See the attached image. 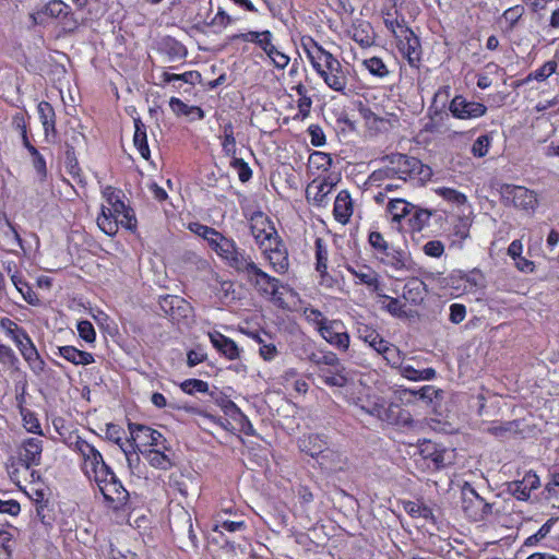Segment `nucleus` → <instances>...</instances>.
<instances>
[{
	"instance_id": "obj_46",
	"label": "nucleus",
	"mask_w": 559,
	"mask_h": 559,
	"mask_svg": "<svg viewBox=\"0 0 559 559\" xmlns=\"http://www.w3.org/2000/svg\"><path fill=\"white\" fill-rule=\"evenodd\" d=\"M24 428L34 435L43 436L41 426L36 414L29 409L23 408L21 411Z\"/></svg>"
},
{
	"instance_id": "obj_8",
	"label": "nucleus",
	"mask_w": 559,
	"mask_h": 559,
	"mask_svg": "<svg viewBox=\"0 0 559 559\" xmlns=\"http://www.w3.org/2000/svg\"><path fill=\"white\" fill-rule=\"evenodd\" d=\"M263 258L269 262L272 270L277 274H285L289 269L288 250L280 238L260 248Z\"/></svg>"
},
{
	"instance_id": "obj_47",
	"label": "nucleus",
	"mask_w": 559,
	"mask_h": 559,
	"mask_svg": "<svg viewBox=\"0 0 559 559\" xmlns=\"http://www.w3.org/2000/svg\"><path fill=\"white\" fill-rule=\"evenodd\" d=\"M229 165L237 173L241 182H247L251 179L252 170L248 163L243 160V158L237 156L231 157Z\"/></svg>"
},
{
	"instance_id": "obj_1",
	"label": "nucleus",
	"mask_w": 559,
	"mask_h": 559,
	"mask_svg": "<svg viewBox=\"0 0 559 559\" xmlns=\"http://www.w3.org/2000/svg\"><path fill=\"white\" fill-rule=\"evenodd\" d=\"M382 166L371 173L368 178L370 186L381 187L384 181L400 180L405 182L408 179L429 176V168L413 156L401 153L385 155L381 158Z\"/></svg>"
},
{
	"instance_id": "obj_20",
	"label": "nucleus",
	"mask_w": 559,
	"mask_h": 559,
	"mask_svg": "<svg viewBox=\"0 0 559 559\" xmlns=\"http://www.w3.org/2000/svg\"><path fill=\"white\" fill-rule=\"evenodd\" d=\"M43 440L37 437H31L22 442L20 457L27 468L37 466L41 461Z\"/></svg>"
},
{
	"instance_id": "obj_33",
	"label": "nucleus",
	"mask_w": 559,
	"mask_h": 559,
	"mask_svg": "<svg viewBox=\"0 0 559 559\" xmlns=\"http://www.w3.org/2000/svg\"><path fill=\"white\" fill-rule=\"evenodd\" d=\"M384 400L378 395H367L366 397H358L355 401V405L364 413L378 417L379 412L382 408Z\"/></svg>"
},
{
	"instance_id": "obj_63",
	"label": "nucleus",
	"mask_w": 559,
	"mask_h": 559,
	"mask_svg": "<svg viewBox=\"0 0 559 559\" xmlns=\"http://www.w3.org/2000/svg\"><path fill=\"white\" fill-rule=\"evenodd\" d=\"M79 335L87 343L95 341L96 333L93 324L90 321H80L78 323Z\"/></svg>"
},
{
	"instance_id": "obj_41",
	"label": "nucleus",
	"mask_w": 559,
	"mask_h": 559,
	"mask_svg": "<svg viewBox=\"0 0 559 559\" xmlns=\"http://www.w3.org/2000/svg\"><path fill=\"white\" fill-rule=\"evenodd\" d=\"M333 159L329 153L314 151L310 154L308 166L310 169L328 171L332 166Z\"/></svg>"
},
{
	"instance_id": "obj_64",
	"label": "nucleus",
	"mask_w": 559,
	"mask_h": 559,
	"mask_svg": "<svg viewBox=\"0 0 559 559\" xmlns=\"http://www.w3.org/2000/svg\"><path fill=\"white\" fill-rule=\"evenodd\" d=\"M0 326L12 340H15V337L19 335L23 336V333L25 332L24 329L20 328L14 321H12L9 318H2L0 321Z\"/></svg>"
},
{
	"instance_id": "obj_35",
	"label": "nucleus",
	"mask_w": 559,
	"mask_h": 559,
	"mask_svg": "<svg viewBox=\"0 0 559 559\" xmlns=\"http://www.w3.org/2000/svg\"><path fill=\"white\" fill-rule=\"evenodd\" d=\"M120 449L123 451V453L126 455V460H127V463H128V466H129L131 473L134 475L141 476L143 474V472H142L143 465H142L140 456L136 452V450H138L136 447H134L133 443H130L128 441L127 447L121 444Z\"/></svg>"
},
{
	"instance_id": "obj_2",
	"label": "nucleus",
	"mask_w": 559,
	"mask_h": 559,
	"mask_svg": "<svg viewBox=\"0 0 559 559\" xmlns=\"http://www.w3.org/2000/svg\"><path fill=\"white\" fill-rule=\"evenodd\" d=\"M306 52L313 69L320 78H322L324 83L331 90L346 95L348 70L344 68L331 52L323 49L314 41H311L310 47H306Z\"/></svg>"
},
{
	"instance_id": "obj_48",
	"label": "nucleus",
	"mask_w": 559,
	"mask_h": 559,
	"mask_svg": "<svg viewBox=\"0 0 559 559\" xmlns=\"http://www.w3.org/2000/svg\"><path fill=\"white\" fill-rule=\"evenodd\" d=\"M264 53L272 64L281 70L285 69L290 61V58L285 52L281 51L275 45L271 47V50H267Z\"/></svg>"
},
{
	"instance_id": "obj_18",
	"label": "nucleus",
	"mask_w": 559,
	"mask_h": 559,
	"mask_svg": "<svg viewBox=\"0 0 559 559\" xmlns=\"http://www.w3.org/2000/svg\"><path fill=\"white\" fill-rule=\"evenodd\" d=\"M209 338L213 347L219 353L221 356L228 360L240 359L242 349L230 337L222 334L218 331H213L209 332Z\"/></svg>"
},
{
	"instance_id": "obj_9",
	"label": "nucleus",
	"mask_w": 559,
	"mask_h": 559,
	"mask_svg": "<svg viewBox=\"0 0 559 559\" xmlns=\"http://www.w3.org/2000/svg\"><path fill=\"white\" fill-rule=\"evenodd\" d=\"M319 335L331 346L340 352H347L350 344V336L345 324L341 320L330 319L318 331Z\"/></svg>"
},
{
	"instance_id": "obj_56",
	"label": "nucleus",
	"mask_w": 559,
	"mask_h": 559,
	"mask_svg": "<svg viewBox=\"0 0 559 559\" xmlns=\"http://www.w3.org/2000/svg\"><path fill=\"white\" fill-rule=\"evenodd\" d=\"M436 192L444 200L457 205L464 204L466 202L465 194L452 188L442 187L437 189Z\"/></svg>"
},
{
	"instance_id": "obj_44",
	"label": "nucleus",
	"mask_w": 559,
	"mask_h": 559,
	"mask_svg": "<svg viewBox=\"0 0 559 559\" xmlns=\"http://www.w3.org/2000/svg\"><path fill=\"white\" fill-rule=\"evenodd\" d=\"M246 527V523L242 520L234 521L225 519L222 513H218L214 520V531L225 530L227 532H237Z\"/></svg>"
},
{
	"instance_id": "obj_38",
	"label": "nucleus",
	"mask_w": 559,
	"mask_h": 559,
	"mask_svg": "<svg viewBox=\"0 0 559 559\" xmlns=\"http://www.w3.org/2000/svg\"><path fill=\"white\" fill-rule=\"evenodd\" d=\"M404 510L412 518H423L425 520H429L435 522V515L432 510L426 504L418 501H406L404 502Z\"/></svg>"
},
{
	"instance_id": "obj_25",
	"label": "nucleus",
	"mask_w": 559,
	"mask_h": 559,
	"mask_svg": "<svg viewBox=\"0 0 559 559\" xmlns=\"http://www.w3.org/2000/svg\"><path fill=\"white\" fill-rule=\"evenodd\" d=\"M299 448L301 451L318 460L328 448L326 437L318 433L309 435L299 440Z\"/></svg>"
},
{
	"instance_id": "obj_13",
	"label": "nucleus",
	"mask_w": 559,
	"mask_h": 559,
	"mask_svg": "<svg viewBox=\"0 0 559 559\" xmlns=\"http://www.w3.org/2000/svg\"><path fill=\"white\" fill-rule=\"evenodd\" d=\"M503 198L515 207L534 211L537 198L534 191L522 186L507 185L502 189Z\"/></svg>"
},
{
	"instance_id": "obj_52",
	"label": "nucleus",
	"mask_w": 559,
	"mask_h": 559,
	"mask_svg": "<svg viewBox=\"0 0 559 559\" xmlns=\"http://www.w3.org/2000/svg\"><path fill=\"white\" fill-rule=\"evenodd\" d=\"M385 304L383 305V308L393 317L397 318H404L406 317V311L404 309V305L394 297L391 296H383Z\"/></svg>"
},
{
	"instance_id": "obj_42",
	"label": "nucleus",
	"mask_w": 559,
	"mask_h": 559,
	"mask_svg": "<svg viewBox=\"0 0 559 559\" xmlns=\"http://www.w3.org/2000/svg\"><path fill=\"white\" fill-rule=\"evenodd\" d=\"M362 66L365 67L366 70H368V72L371 75H373L378 79H383V78L388 76L390 73L388 67L384 64L382 59H380L378 57H371V58L365 59L362 61Z\"/></svg>"
},
{
	"instance_id": "obj_43",
	"label": "nucleus",
	"mask_w": 559,
	"mask_h": 559,
	"mask_svg": "<svg viewBox=\"0 0 559 559\" xmlns=\"http://www.w3.org/2000/svg\"><path fill=\"white\" fill-rule=\"evenodd\" d=\"M302 316L317 332L319 329H321V326L325 324V322L330 320L319 309L313 308L312 306L305 307L302 310Z\"/></svg>"
},
{
	"instance_id": "obj_32",
	"label": "nucleus",
	"mask_w": 559,
	"mask_h": 559,
	"mask_svg": "<svg viewBox=\"0 0 559 559\" xmlns=\"http://www.w3.org/2000/svg\"><path fill=\"white\" fill-rule=\"evenodd\" d=\"M40 122L43 124L45 134L56 132V115L53 107L48 102H40L37 106Z\"/></svg>"
},
{
	"instance_id": "obj_50",
	"label": "nucleus",
	"mask_w": 559,
	"mask_h": 559,
	"mask_svg": "<svg viewBox=\"0 0 559 559\" xmlns=\"http://www.w3.org/2000/svg\"><path fill=\"white\" fill-rule=\"evenodd\" d=\"M16 530L14 527L0 528V548L4 551L7 557H11L13 552V538Z\"/></svg>"
},
{
	"instance_id": "obj_21",
	"label": "nucleus",
	"mask_w": 559,
	"mask_h": 559,
	"mask_svg": "<svg viewBox=\"0 0 559 559\" xmlns=\"http://www.w3.org/2000/svg\"><path fill=\"white\" fill-rule=\"evenodd\" d=\"M540 485L539 477L536 473L527 472L521 480L513 481L509 485V490L519 500H527L531 492Z\"/></svg>"
},
{
	"instance_id": "obj_40",
	"label": "nucleus",
	"mask_w": 559,
	"mask_h": 559,
	"mask_svg": "<svg viewBox=\"0 0 559 559\" xmlns=\"http://www.w3.org/2000/svg\"><path fill=\"white\" fill-rule=\"evenodd\" d=\"M328 248L321 238L316 240V270L320 273L322 280L328 276Z\"/></svg>"
},
{
	"instance_id": "obj_49",
	"label": "nucleus",
	"mask_w": 559,
	"mask_h": 559,
	"mask_svg": "<svg viewBox=\"0 0 559 559\" xmlns=\"http://www.w3.org/2000/svg\"><path fill=\"white\" fill-rule=\"evenodd\" d=\"M554 523V519L547 520L535 534L528 536L525 539L524 545L528 547L536 546L543 538H545L550 533Z\"/></svg>"
},
{
	"instance_id": "obj_17",
	"label": "nucleus",
	"mask_w": 559,
	"mask_h": 559,
	"mask_svg": "<svg viewBox=\"0 0 559 559\" xmlns=\"http://www.w3.org/2000/svg\"><path fill=\"white\" fill-rule=\"evenodd\" d=\"M399 49L407 59L409 66L418 67L421 57L420 41L411 28L401 29Z\"/></svg>"
},
{
	"instance_id": "obj_23",
	"label": "nucleus",
	"mask_w": 559,
	"mask_h": 559,
	"mask_svg": "<svg viewBox=\"0 0 559 559\" xmlns=\"http://www.w3.org/2000/svg\"><path fill=\"white\" fill-rule=\"evenodd\" d=\"M350 37L361 47H370L374 43V32L371 24L365 20H356L349 31Z\"/></svg>"
},
{
	"instance_id": "obj_57",
	"label": "nucleus",
	"mask_w": 559,
	"mask_h": 559,
	"mask_svg": "<svg viewBox=\"0 0 559 559\" xmlns=\"http://www.w3.org/2000/svg\"><path fill=\"white\" fill-rule=\"evenodd\" d=\"M490 146V138L487 134L479 135L472 145V154L475 157L487 155Z\"/></svg>"
},
{
	"instance_id": "obj_36",
	"label": "nucleus",
	"mask_w": 559,
	"mask_h": 559,
	"mask_svg": "<svg viewBox=\"0 0 559 559\" xmlns=\"http://www.w3.org/2000/svg\"><path fill=\"white\" fill-rule=\"evenodd\" d=\"M431 213L427 210L418 209L413 205L411 214H408V225L413 231H420L426 225H428Z\"/></svg>"
},
{
	"instance_id": "obj_30",
	"label": "nucleus",
	"mask_w": 559,
	"mask_h": 559,
	"mask_svg": "<svg viewBox=\"0 0 559 559\" xmlns=\"http://www.w3.org/2000/svg\"><path fill=\"white\" fill-rule=\"evenodd\" d=\"M140 453L155 468L166 471L171 466L170 459L160 449H140Z\"/></svg>"
},
{
	"instance_id": "obj_7",
	"label": "nucleus",
	"mask_w": 559,
	"mask_h": 559,
	"mask_svg": "<svg viewBox=\"0 0 559 559\" xmlns=\"http://www.w3.org/2000/svg\"><path fill=\"white\" fill-rule=\"evenodd\" d=\"M418 454L427 466L432 469H441L452 463V452L430 440H423L418 443Z\"/></svg>"
},
{
	"instance_id": "obj_45",
	"label": "nucleus",
	"mask_w": 559,
	"mask_h": 559,
	"mask_svg": "<svg viewBox=\"0 0 559 559\" xmlns=\"http://www.w3.org/2000/svg\"><path fill=\"white\" fill-rule=\"evenodd\" d=\"M188 229L191 233L203 238L207 242L209 247H211V245L213 243L212 239H215L219 234V231H217L216 229L198 222L190 223L188 225Z\"/></svg>"
},
{
	"instance_id": "obj_16",
	"label": "nucleus",
	"mask_w": 559,
	"mask_h": 559,
	"mask_svg": "<svg viewBox=\"0 0 559 559\" xmlns=\"http://www.w3.org/2000/svg\"><path fill=\"white\" fill-rule=\"evenodd\" d=\"M335 186V180L331 176L313 179L306 189V197L316 206H325L329 202V194Z\"/></svg>"
},
{
	"instance_id": "obj_58",
	"label": "nucleus",
	"mask_w": 559,
	"mask_h": 559,
	"mask_svg": "<svg viewBox=\"0 0 559 559\" xmlns=\"http://www.w3.org/2000/svg\"><path fill=\"white\" fill-rule=\"evenodd\" d=\"M162 307L165 310V312L168 313L170 311V316L173 318H174V309L175 308H177V309H181V308L188 309L189 308L187 302L182 298L177 297V296H166L163 299Z\"/></svg>"
},
{
	"instance_id": "obj_54",
	"label": "nucleus",
	"mask_w": 559,
	"mask_h": 559,
	"mask_svg": "<svg viewBox=\"0 0 559 559\" xmlns=\"http://www.w3.org/2000/svg\"><path fill=\"white\" fill-rule=\"evenodd\" d=\"M369 243L371 248L374 250V254L378 258V255H381L383 252H386L389 250V242L384 239V237L379 231H371L369 234Z\"/></svg>"
},
{
	"instance_id": "obj_59",
	"label": "nucleus",
	"mask_w": 559,
	"mask_h": 559,
	"mask_svg": "<svg viewBox=\"0 0 559 559\" xmlns=\"http://www.w3.org/2000/svg\"><path fill=\"white\" fill-rule=\"evenodd\" d=\"M199 76H200V74L195 71H188V72H185L181 74L164 72L162 75L163 81L166 83H170L174 81H182L185 83H193V80Z\"/></svg>"
},
{
	"instance_id": "obj_14",
	"label": "nucleus",
	"mask_w": 559,
	"mask_h": 559,
	"mask_svg": "<svg viewBox=\"0 0 559 559\" xmlns=\"http://www.w3.org/2000/svg\"><path fill=\"white\" fill-rule=\"evenodd\" d=\"M250 228L259 249L273 241V239L280 238L272 222L263 213L252 216Z\"/></svg>"
},
{
	"instance_id": "obj_11",
	"label": "nucleus",
	"mask_w": 559,
	"mask_h": 559,
	"mask_svg": "<svg viewBox=\"0 0 559 559\" xmlns=\"http://www.w3.org/2000/svg\"><path fill=\"white\" fill-rule=\"evenodd\" d=\"M129 209L130 206H128L121 199L110 207L102 205V213L97 217L98 227L106 235L115 236L118 231V217Z\"/></svg>"
},
{
	"instance_id": "obj_22",
	"label": "nucleus",
	"mask_w": 559,
	"mask_h": 559,
	"mask_svg": "<svg viewBox=\"0 0 559 559\" xmlns=\"http://www.w3.org/2000/svg\"><path fill=\"white\" fill-rule=\"evenodd\" d=\"M318 463L323 469L336 473L347 467V456L343 452L328 447L318 459Z\"/></svg>"
},
{
	"instance_id": "obj_26",
	"label": "nucleus",
	"mask_w": 559,
	"mask_h": 559,
	"mask_svg": "<svg viewBox=\"0 0 559 559\" xmlns=\"http://www.w3.org/2000/svg\"><path fill=\"white\" fill-rule=\"evenodd\" d=\"M426 297V285L418 278H411L403 287V298L413 305H419Z\"/></svg>"
},
{
	"instance_id": "obj_34",
	"label": "nucleus",
	"mask_w": 559,
	"mask_h": 559,
	"mask_svg": "<svg viewBox=\"0 0 559 559\" xmlns=\"http://www.w3.org/2000/svg\"><path fill=\"white\" fill-rule=\"evenodd\" d=\"M413 204L403 199H391L388 204V212L395 222L406 218L411 214Z\"/></svg>"
},
{
	"instance_id": "obj_61",
	"label": "nucleus",
	"mask_w": 559,
	"mask_h": 559,
	"mask_svg": "<svg viewBox=\"0 0 559 559\" xmlns=\"http://www.w3.org/2000/svg\"><path fill=\"white\" fill-rule=\"evenodd\" d=\"M399 408H400L399 404L391 403V404L386 405V403L384 402L377 418L381 421L392 425L394 417L396 416V413L399 412Z\"/></svg>"
},
{
	"instance_id": "obj_37",
	"label": "nucleus",
	"mask_w": 559,
	"mask_h": 559,
	"mask_svg": "<svg viewBox=\"0 0 559 559\" xmlns=\"http://www.w3.org/2000/svg\"><path fill=\"white\" fill-rule=\"evenodd\" d=\"M320 377L329 386L343 388L347 383V377L345 374V368L343 365L334 368L333 372L322 370Z\"/></svg>"
},
{
	"instance_id": "obj_39",
	"label": "nucleus",
	"mask_w": 559,
	"mask_h": 559,
	"mask_svg": "<svg viewBox=\"0 0 559 559\" xmlns=\"http://www.w3.org/2000/svg\"><path fill=\"white\" fill-rule=\"evenodd\" d=\"M462 493L464 509L466 512L468 510V506H466L467 500H469L471 502L474 501L477 509H480L483 513H488L490 511V504H488L469 484H465V486L462 489Z\"/></svg>"
},
{
	"instance_id": "obj_3",
	"label": "nucleus",
	"mask_w": 559,
	"mask_h": 559,
	"mask_svg": "<svg viewBox=\"0 0 559 559\" xmlns=\"http://www.w3.org/2000/svg\"><path fill=\"white\" fill-rule=\"evenodd\" d=\"M70 448L81 456V469L91 481L102 483V478L109 475L111 468L93 444L78 436Z\"/></svg>"
},
{
	"instance_id": "obj_24",
	"label": "nucleus",
	"mask_w": 559,
	"mask_h": 559,
	"mask_svg": "<svg viewBox=\"0 0 559 559\" xmlns=\"http://www.w3.org/2000/svg\"><path fill=\"white\" fill-rule=\"evenodd\" d=\"M334 217L337 222L346 224L353 214V202L347 190H341L336 195L333 209Z\"/></svg>"
},
{
	"instance_id": "obj_27",
	"label": "nucleus",
	"mask_w": 559,
	"mask_h": 559,
	"mask_svg": "<svg viewBox=\"0 0 559 559\" xmlns=\"http://www.w3.org/2000/svg\"><path fill=\"white\" fill-rule=\"evenodd\" d=\"M58 352L61 357L74 365L87 366L94 362V357L91 353L80 350L74 346H61L58 348Z\"/></svg>"
},
{
	"instance_id": "obj_15",
	"label": "nucleus",
	"mask_w": 559,
	"mask_h": 559,
	"mask_svg": "<svg viewBox=\"0 0 559 559\" xmlns=\"http://www.w3.org/2000/svg\"><path fill=\"white\" fill-rule=\"evenodd\" d=\"M70 7L61 0H51L37 8L31 17L35 24L45 25L49 20L66 17L70 14Z\"/></svg>"
},
{
	"instance_id": "obj_4",
	"label": "nucleus",
	"mask_w": 559,
	"mask_h": 559,
	"mask_svg": "<svg viewBox=\"0 0 559 559\" xmlns=\"http://www.w3.org/2000/svg\"><path fill=\"white\" fill-rule=\"evenodd\" d=\"M211 249L221 258V260L234 269L237 273H241L252 258L240 249L234 239L224 236L222 233L215 239H212Z\"/></svg>"
},
{
	"instance_id": "obj_51",
	"label": "nucleus",
	"mask_w": 559,
	"mask_h": 559,
	"mask_svg": "<svg viewBox=\"0 0 559 559\" xmlns=\"http://www.w3.org/2000/svg\"><path fill=\"white\" fill-rule=\"evenodd\" d=\"M382 357L392 368L399 369L403 365L404 354L393 344L384 350Z\"/></svg>"
},
{
	"instance_id": "obj_53",
	"label": "nucleus",
	"mask_w": 559,
	"mask_h": 559,
	"mask_svg": "<svg viewBox=\"0 0 559 559\" xmlns=\"http://www.w3.org/2000/svg\"><path fill=\"white\" fill-rule=\"evenodd\" d=\"M254 340L259 343V354L265 361H271L277 356L278 352L273 343H265L259 334L254 335Z\"/></svg>"
},
{
	"instance_id": "obj_19",
	"label": "nucleus",
	"mask_w": 559,
	"mask_h": 559,
	"mask_svg": "<svg viewBox=\"0 0 559 559\" xmlns=\"http://www.w3.org/2000/svg\"><path fill=\"white\" fill-rule=\"evenodd\" d=\"M346 270L354 276L356 284L366 285L372 292L380 289L379 274L369 265H346Z\"/></svg>"
},
{
	"instance_id": "obj_60",
	"label": "nucleus",
	"mask_w": 559,
	"mask_h": 559,
	"mask_svg": "<svg viewBox=\"0 0 559 559\" xmlns=\"http://www.w3.org/2000/svg\"><path fill=\"white\" fill-rule=\"evenodd\" d=\"M17 361L19 359L13 349L7 345L0 344V364L7 368H13Z\"/></svg>"
},
{
	"instance_id": "obj_29",
	"label": "nucleus",
	"mask_w": 559,
	"mask_h": 559,
	"mask_svg": "<svg viewBox=\"0 0 559 559\" xmlns=\"http://www.w3.org/2000/svg\"><path fill=\"white\" fill-rule=\"evenodd\" d=\"M134 136L133 143L138 148L139 153L146 160L150 159L151 151L147 144L146 128L140 119L134 120Z\"/></svg>"
},
{
	"instance_id": "obj_55",
	"label": "nucleus",
	"mask_w": 559,
	"mask_h": 559,
	"mask_svg": "<svg viewBox=\"0 0 559 559\" xmlns=\"http://www.w3.org/2000/svg\"><path fill=\"white\" fill-rule=\"evenodd\" d=\"M180 388L187 394H193L197 392L205 393L209 390V384L203 380L188 379L180 384Z\"/></svg>"
},
{
	"instance_id": "obj_31",
	"label": "nucleus",
	"mask_w": 559,
	"mask_h": 559,
	"mask_svg": "<svg viewBox=\"0 0 559 559\" xmlns=\"http://www.w3.org/2000/svg\"><path fill=\"white\" fill-rule=\"evenodd\" d=\"M380 262L385 265L393 267L394 270H402L406 265V254L403 250L389 247L386 252H383L381 255H378Z\"/></svg>"
},
{
	"instance_id": "obj_62",
	"label": "nucleus",
	"mask_w": 559,
	"mask_h": 559,
	"mask_svg": "<svg viewBox=\"0 0 559 559\" xmlns=\"http://www.w3.org/2000/svg\"><path fill=\"white\" fill-rule=\"evenodd\" d=\"M357 335L360 340H362L365 343H368L370 346L380 334L373 328L364 323H359L357 326Z\"/></svg>"
},
{
	"instance_id": "obj_5",
	"label": "nucleus",
	"mask_w": 559,
	"mask_h": 559,
	"mask_svg": "<svg viewBox=\"0 0 559 559\" xmlns=\"http://www.w3.org/2000/svg\"><path fill=\"white\" fill-rule=\"evenodd\" d=\"M262 296L275 298L280 289V280L264 272L253 260L240 273Z\"/></svg>"
},
{
	"instance_id": "obj_12",
	"label": "nucleus",
	"mask_w": 559,
	"mask_h": 559,
	"mask_svg": "<svg viewBox=\"0 0 559 559\" xmlns=\"http://www.w3.org/2000/svg\"><path fill=\"white\" fill-rule=\"evenodd\" d=\"M449 110L457 119H475L484 116L487 107L477 102H469L462 95H456L449 105Z\"/></svg>"
},
{
	"instance_id": "obj_28",
	"label": "nucleus",
	"mask_w": 559,
	"mask_h": 559,
	"mask_svg": "<svg viewBox=\"0 0 559 559\" xmlns=\"http://www.w3.org/2000/svg\"><path fill=\"white\" fill-rule=\"evenodd\" d=\"M169 107L174 114L178 116L191 117V119L202 120L204 118V110L198 106H189L177 97H171Z\"/></svg>"
},
{
	"instance_id": "obj_6",
	"label": "nucleus",
	"mask_w": 559,
	"mask_h": 559,
	"mask_svg": "<svg viewBox=\"0 0 559 559\" xmlns=\"http://www.w3.org/2000/svg\"><path fill=\"white\" fill-rule=\"evenodd\" d=\"M95 484L111 509L120 510L127 506L129 501V492L117 478L112 469L109 471V475L107 477H104V479L102 478V483L95 481Z\"/></svg>"
},
{
	"instance_id": "obj_10",
	"label": "nucleus",
	"mask_w": 559,
	"mask_h": 559,
	"mask_svg": "<svg viewBox=\"0 0 559 559\" xmlns=\"http://www.w3.org/2000/svg\"><path fill=\"white\" fill-rule=\"evenodd\" d=\"M129 431L131 436V441L129 442L133 443L139 451L146 447H159L165 441L159 431L145 425L129 424Z\"/></svg>"
}]
</instances>
